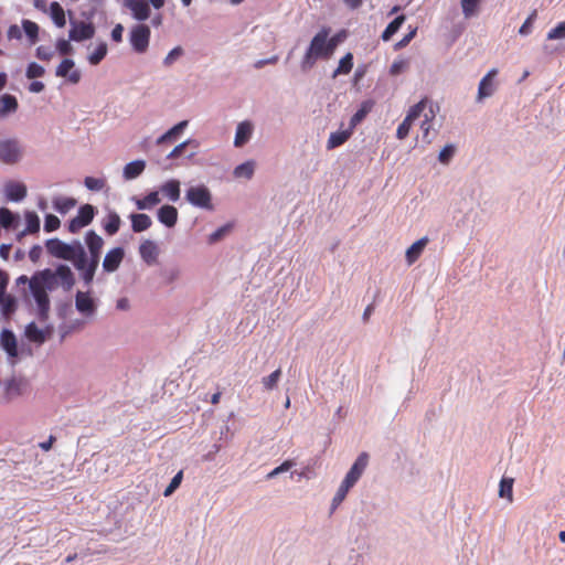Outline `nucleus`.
<instances>
[{
  "label": "nucleus",
  "mask_w": 565,
  "mask_h": 565,
  "mask_svg": "<svg viewBox=\"0 0 565 565\" xmlns=\"http://www.w3.org/2000/svg\"><path fill=\"white\" fill-rule=\"evenodd\" d=\"M29 284L31 295L38 306V316L45 320L50 311V298L47 291H52L61 285L66 291L71 290L75 284L74 274L66 265H58L52 269L36 271L31 278L22 275L17 279V284Z\"/></svg>",
  "instance_id": "obj_1"
},
{
  "label": "nucleus",
  "mask_w": 565,
  "mask_h": 565,
  "mask_svg": "<svg viewBox=\"0 0 565 565\" xmlns=\"http://www.w3.org/2000/svg\"><path fill=\"white\" fill-rule=\"evenodd\" d=\"M330 29L322 28L311 40L303 57V66L311 67L318 58H329L337 49L340 39L334 35L329 39Z\"/></svg>",
  "instance_id": "obj_2"
},
{
  "label": "nucleus",
  "mask_w": 565,
  "mask_h": 565,
  "mask_svg": "<svg viewBox=\"0 0 565 565\" xmlns=\"http://www.w3.org/2000/svg\"><path fill=\"white\" fill-rule=\"evenodd\" d=\"M47 252L61 259L70 260L79 271L85 265V249L79 242L66 244L58 238H52L46 242Z\"/></svg>",
  "instance_id": "obj_3"
},
{
  "label": "nucleus",
  "mask_w": 565,
  "mask_h": 565,
  "mask_svg": "<svg viewBox=\"0 0 565 565\" xmlns=\"http://www.w3.org/2000/svg\"><path fill=\"white\" fill-rule=\"evenodd\" d=\"M85 243L89 252V258L85 253V265L79 271L84 282L90 285L100 260L104 239L95 231H88L85 235Z\"/></svg>",
  "instance_id": "obj_4"
},
{
  "label": "nucleus",
  "mask_w": 565,
  "mask_h": 565,
  "mask_svg": "<svg viewBox=\"0 0 565 565\" xmlns=\"http://www.w3.org/2000/svg\"><path fill=\"white\" fill-rule=\"evenodd\" d=\"M186 201L196 207L212 210V194L211 191L203 184L190 186L185 192Z\"/></svg>",
  "instance_id": "obj_5"
},
{
  "label": "nucleus",
  "mask_w": 565,
  "mask_h": 565,
  "mask_svg": "<svg viewBox=\"0 0 565 565\" xmlns=\"http://www.w3.org/2000/svg\"><path fill=\"white\" fill-rule=\"evenodd\" d=\"M427 103H428V99L423 98L420 102H418L417 104H415L414 106H412L409 108L406 117L397 127V130H396L397 139L403 140L408 136L412 125L414 124V121L416 119H418L422 116V113L426 109Z\"/></svg>",
  "instance_id": "obj_6"
},
{
  "label": "nucleus",
  "mask_w": 565,
  "mask_h": 565,
  "mask_svg": "<svg viewBox=\"0 0 565 565\" xmlns=\"http://www.w3.org/2000/svg\"><path fill=\"white\" fill-rule=\"evenodd\" d=\"M150 28L146 24L135 25L129 34L130 44L137 53H145L149 46Z\"/></svg>",
  "instance_id": "obj_7"
},
{
  "label": "nucleus",
  "mask_w": 565,
  "mask_h": 565,
  "mask_svg": "<svg viewBox=\"0 0 565 565\" xmlns=\"http://www.w3.org/2000/svg\"><path fill=\"white\" fill-rule=\"evenodd\" d=\"M94 214L95 210L93 205H82L77 212V215L70 221L68 231L71 233H77L79 230L92 223Z\"/></svg>",
  "instance_id": "obj_8"
},
{
  "label": "nucleus",
  "mask_w": 565,
  "mask_h": 565,
  "mask_svg": "<svg viewBox=\"0 0 565 565\" xmlns=\"http://www.w3.org/2000/svg\"><path fill=\"white\" fill-rule=\"evenodd\" d=\"M71 25L72 28L68 32L71 41L82 42L92 39L95 34V28L92 23L72 21Z\"/></svg>",
  "instance_id": "obj_9"
},
{
  "label": "nucleus",
  "mask_w": 565,
  "mask_h": 565,
  "mask_svg": "<svg viewBox=\"0 0 565 565\" xmlns=\"http://www.w3.org/2000/svg\"><path fill=\"white\" fill-rule=\"evenodd\" d=\"M55 75L66 78L71 84H77L82 77L81 72L75 68V63L71 58H64L60 63L56 67Z\"/></svg>",
  "instance_id": "obj_10"
},
{
  "label": "nucleus",
  "mask_w": 565,
  "mask_h": 565,
  "mask_svg": "<svg viewBox=\"0 0 565 565\" xmlns=\"http://www.w3.org/2000/svg\"><path fill=\"white\" fill-rule=\"evenodd\" d=\"M21 156L20 148L17 141L4 140L0 141V160L4 163H15Z\"/></svg>",
  "instance_id": "obj_11"
},
{
  "label": "nucleus",
  "mask_w": 565,
  "mask_h": 565,
  "mask_svg": "<svg viewBox=\"0 0 565 565\" xmlns=\"http://www.w3.org/2000/svg\"><path fill=\"white\" fill-rule=\"evenodd\" d=\"M438 110V106L433 103H427L426 109L422 113L424 119L420 124V129L423 131V140L427 143L431 142V138L429 137V131L431 129V122L436 117Z\"/></svg>",
  "instance_id": "obj_12"
},
{
  "label": "nucleus",
  "mask_w": 565,
  "mask_h": 565,
  "mask_svg": "<svg viewBox=\"0 0 565 565\" xmlns=\"http://www.w3.org/2000/svg\"><path fill=\"white\" fill-rule=\"evenodd\" d=\"M124 6L131 11L138 21H145L150 15V7L146 0H124Z\"/></svg>",
  "instance_id": "obj_13"
},
{
  "label": "nucleus",
  "mask_w": 565,
  "mask_h": 565,
  "mask_svg": "<svg viewBox=\"0 0 565 565\" xmlns=\"http://www.w3.org/2000/svg\"><path fill=\"white\" fill-rule=\"evenodd\" d=\"M497 74H498V71L495 68H492L480 81L479 87H478V96H477V99L479 102L487 97H490L494 93L495 85L493 83V79L497 76Z\"/></svg>",
  "instance_id": "obj_14"
},
{
  "label": "nucleus",
  "mask_w": 565,
  "mask_h": 565,
  "mask_svg": "<svg viewBox=\"0 0 565 565\" xmlns=\"http://www.w3.org/2000/svg\"><path fill=\"white\" fill-rule=\"evenodd\" d=\"M125 256V252L121 247H115L110 249L103 260V268L107 273H113L118 269Z\"/></svg>",
  "instance_id": "obj_15"
},
{
  "label": "nucleus",
  "mask_w": 565,
  "mask_h": 565,
  "mask_svg": "<svg viewBox=\"0 0 565 565\" xmlns=\"http://www.w3.org/2000/svg\"><path fill=\"white\" fill-rule=\"evenodd\" d=\"M369 465V455L367 452H361L354 463L352 465L351 469L345 476V479L351 481L352 483H356L358 480L363 475L364 470L366 469Z\"/></svg>",
  "instance_id": "obj_16"
},
{
  "label": "nucleus",
  "mask_w": 565,
  "mask_h": 565,
  "mask_svg": "<svg viewBox=\"0 0 565 565\" xmlns=\"http://www.w3.org/2000/svg\"><path fill=\"white\" fill-rule=\"evenodd\" d=\"M254 131V125L249 120H244L237 125L234 146L239 148L248 142Z\"/></svg>",
  "instance_id": "obj_17"
},
{
  "label": "nucleus",
  "mask_w": 565,
  "mask_h": 565,
  "mask_svg": "<svg viewBox=\"0 0 565 565\" xmlns=\"http://www.w3.org/2000/svg\"><path fill=\"white\" fill-rule=\"evenodd\" d=\"M75 306L76 309L85 316H92L95 311V302L89 292L77 291Z\"/></svg>",
  "instance_id": "obj_18"
},
{
  "label": "nucleus",
  "mask_w": 565,
  "mask_h": 565,
  "mask_svg": "<svg viewBox=\"0 0 565 565\" xmlns=\"http://www.w3.org/2000/svg\"><path fill=\"white\" fill-rule=\"evenodd\" d=\"M158 220L167 227H173L178 222V210L172 205H163L158 210Z\"/></svg>",
  "instance_id": "obj_19"
},
{
  "label": "nucleus",
  "mask_w": 565,
  "mask_h": 565,
  "mask_svg": "<svg viewBox=\"0 0 565 565\" xmlns=\"http://www.w3.org/2000/svg\"><path fill=\"white\" fill-rule=\"evenodd\" d=\"M139 254L147 264H153L158 257V247L152 241H145L139 246Z\"/></svg>",
  "instance_id": "obj_20"
},
{
  "label": "nucleus",
  "mask_w": 565,
  "mask_h": 565,
  "mask_svg": "<svg viewBox=\"0 0 565 565\" xmlns=\"http://www.w3.org/2000/svg\"><path fill=\"white\" fill-rule=\"evenodd\" d=\"M160 192L171 202H177L180 199V181L170 179L160 185Z\"/></svg>",
  "instance_id": "obj_21"
},
{
  "label": "nucleus",
  "mask_w": 565,
  "mask_h": 565,
  "mask_svg": "<svg viewBox=\"0 0 565 565\" xmlns=\"http://www.w3.org/2000/svg\"><path fill=\"white\" fill-rule=\"evenodd\" d=\"M0 341L2 348L11 358L18 355L17 339L12 331L4 329L0 334Z\"/></svg>",
  "instance_id": "obj_22"
},
{
  "label": "nucleus",
  "mask_w": 565,
  "mask_h": 565,
  "mask_svg": "<svg viewBox=\"0 0 565 565\" xmlns=\"http://www.w3.org/2000/svg\"><path fill=\"white\" fill-rule=\"evenodd\" d=\"M428 244L427 237H422L420 239L416 241L414 244H412L407 250H406V262L408 265L414 264L422 255L423 250L425 249L426 245Z\"/></svg>",
  "instance_id": "obj_23"
},
{
  "label": "nucleus",
  "mask_w": 565,
  "mask_h": 565,
  "mask_svg": "<svg viewBox=\"0 0 565 565\" xmlns=\"http://www.w3.org/2000/svg\"><path fill=\"white\" fill-rule=\"evenodd\" d=\"M4 189L8 199L11 201H21L26 195V186L20 182H8Z\"/></svg>",
  "instance_id": "obj_24"
},
{
  "label": "nucleus",
  "mask_w": 565,
  "mask_h": 565,
  "mask_svg": "<svg viewBox=\"0 0 565 565\" xmlns=\"http://www.w3.org/2000/svg\"><path fill=\"white\" fill-rule=\"evenodd\" d=\"M353 129L349 127L345 130L331 132L327 141V149L331 150L342 146L352 136Z\"/></svg>",
  "instance_id": "obj_25"
},
{
  "label": "nucleus",
  "mask_w": 565,
  "mask_h": 565,
  "mask_svg": "<svg viewBox=\"0 0 565 565\" xmlns=\"http://www.w3.org/2000/svg\"><path fill=\"white\" fill-rule=\"evenodd\" d=\"M374 107V102L371 99L362 102L360 105V108L356 110V113L351 117L350 125L353 130L354 128L371 113V110Z\"/></svg>",
  "instance_id": "obj_26"
},
{
  "label": "nucleus",
  "mask_w": 565,
  "mask_h": 565,
  "mask_svg": "<svg viewBox=\"0 0 565 565\" xmlns=\"http://www.w3.org/2000/svg\"><path fill=\"white\" fill-rule=\"evenodd\" d=\"M130 220L131 228L136 233L143 232L152 225L150 216L143 213L131 214Z\"/></svg>",
  "instance_id": "obj_27"
},
{
  "label": "nucleus",
  "mask_w": 565,
  "mask_h": 565,
  "mask_svg": "<svg viewBox=\"0 0 565 565\" xmlns=\"http://www.w3.org/2000/svg\"><path fill=\"white\" fill-rule=\"evenodd\" d=\"M188 126V121L183 120L169 129L166 134H163L160 138H158L157 143L161 145L164 142H173L183 132L184 128Z\"/></svg>",
  "instance_id": "obj_28"
},
{
  "label": "nucleus",
  "mask_w": 565,
  "mask_h": 565,
  "mask_svg": "<svg viewBox=\"0 0 565 565\" xmlns=\"http://www.w3.org/2000/svg\"><path fill=\"white\" fill-rule=\"evenodd\" d=\"M146 168V163L142 160H136L129 162L124 168V177L126 180H131L139 177Z\"/></svg>",
  "instance_id": "obj_29"
},
{
  "label": "nucleus",
  "mask_w": 565,
  "mask_h": 565,
  "mask_svg": "<svg viewBox=\"0 0 565 565\" xmlns=\"http://www.w3.org/2000/svg\"><path fill=\"white\" fill-rule=\"evenodd\" d=\"M51 18L58 28H63L66 24L65 12L58 2H52L50 7Z\"/></svg>",
  "instance_id": "obj_30"
},
{
  "label": "nucleus",
  "mask_w": 565,
  "mask_h": 565,
  "mask_svg": "<svg viewBox=\"0 0 565 565\" xmlns=\"http://www.w3.org/2000/svg\"><path fill=\"white\" fill-rule=\"evenodd\" d=\"M160 203L159 192L152 191L140 200L136 201V205L139 210L151 209L152 206Z\"/></svg>",
  "instance_id": "obj_31"
},
{
  "label": "nucleus",
  "mask_w": 565,
  "mask_h": 565,
  "mask_svg": "<svg viewBox=\"0 0 565 565\" xmlns=\"http://www.w3.org/2000/svg\"><path fill=\"white\" fill-rule=\"evenodd\" d=\"M353 67V55L352 53H347L339 62V66L334 70L332 77L335 78L341 74H349Z\"/></svg>",
  "instance_id": "obj_32"
},
{
  "label": "nucleus",
  "mask_w": 565,
  "mask_h": 565,
  "mask_svg": "<svg viewBox=\"0 0 565 565\" xmlns=\"http://www.w3.org/2000/svg\"><path fill=\"white\" fill-rule=\"evenodd\" d=\"M354 486L351 481L344 478L342 483L340 484L333 500H332V510L337 509L338 505L345 499L349 490Z\"/></svg>",
  "instance_id": "obj_33"
},
{
  "label": "nucleus",
  "mask_w": 565,
  "mask_h": 565,
  "mask_svg": "<svg viewBox=\"0 0 565 565\" xmlns=\"http://www.w3.org/2000/svg\"><path fill=\"white\" fill-rule=\"evenodd\" d=\"M254 170H255L254 161H246L242 164H238L234 169L233 174L237 179H241V178L250 179L254 174Z\"/></svg>",
  "instance_id": "obj_34"
},
{
  "label": "nucleus",
  "mask_w": 565,
  "mask_h": 565,
  "mask_svg": "<svg viewBox=\"0 0 565 565\" xmlns=\"http://www.w3.org/2000/svg\"><path fill=\"white\" fill-rule=\"evenodd\" d=\"M1 109L0 114L14 113L18 109V100L13 95L4 94L0 98Z\"/></svg>",
  "instance_id": "obj_35"
},
{
  "label": "nucleus",
  "mask_w": 565,
  "mask_h": 565,
  "mask_svg": "<svg viewBox=\"0 0 565 565\" xmlns=\"http://www.w3.org/2000/svg\"><path fill=\"white\" fill-rule=\"evenodd\" d=\"M405 21V15L396 17L382 33V40L388 41L402 26Z\"/></svg>",
  "instance_id": "obj_36"
},
{
  "label": "nucleus",
  "mask_w": 565,
  "mask_h": 565,
  "mask_svg": "<svg viewBox=\"0 0 565 565\" xmlns=\"http://www.w3.org/2000/svg\"><path fill=\"white\" fill-rule=\"evenodd\" d=\"M513 482L512 478H502L499 487V495L505 498L510 503L513 501Z\"/></svg>",
  "instance_id": "obj_37"
},
{
  "label": "nucleus",
  "mask_w": 565,
  "mask_h": 565,
  "mask_svg": "<svg viewBox=\"0 0 565 565\" xmlns=\"http://www.w3.org/2000/svg\"><path fill=\"white\" fill-rule=\"evenodd\" d=\"M120 217L116 212H111L107 216V221L104 224V230L108 235H115L120 227Z\"/></svg>",
  "instance_id": "obj_38"
},
{
  "label": "nucleus",
  "mask_w": 565,
  "mask_h": 565,
  "mask_svg": "<svg viewBox=\"0 0 565 565\" xmlns=\"http://www.w3.org/2000/svg\"><path fill=\"white\" fill-rule=\"evenodd\" d=\"M25 335L30 341L43 343L45 341L44 333L34 322H31L25 328Z\"/></svg>",
  "instance_id": "obj_39"
},
{
  "label": "nucleus",
  "mask_w": 565,
  "mask_h": 565,
  "mask_svg": "<svg viewBox=\"0 0 565 565\" xmlns=\"http://www.w3.org/2000/svg\"><path fill=\"white\" fill-rule=\"evenodd\" d=\"M2 313L10 317L17 309V300L11 295L3 296L0 300Z\"/></svg>",
  "instance_id": "obj_40"
},
{
  "label": "nucleus",
  "mask_w": 565,
  "mask_h": 565,
  "mask_svg": "<svg viewBox=\"0 0 565 565\" xmlns=\"http://www.w3.org/2000/svg\"><path fill=\"white\" fill-rule=\"evenodd\" d=\"M53 204L60 213H66L75 206L76 201L72 198H56L54 199Z\"/></svg>",
  "instance_id": "obj_41"
},
{
  "label": "nucleus",
  "mask_w": 565,
  "mask_h": 565,
  "mask_svg": "<svg viewBox=\"0 0 565 565\" xmlns=\"http://www.w3.org/2000/svg\"><path fill=\"white\" fill-rule=\"evenodd\" d=\"M26 228L25 232L33 234L40 231V218L34 212L25 214Z\"/></svg>",
  "instance_id": "obj_42"
},
{
  "label": "nucleus",
  "mask_w": 565,
  "mask_h": 565,
  "mask_svg": "<svg viewBox=\"0 0 565 565\" xmlns=\"http://www.w3.org/2000/svg\"><path fill=\"white\" fill-rule=\"evenodd\" d=\"M22 26L31 43H35L39 36V25L33 21L23 20Z\"/></svg>",
  "instance_id": "obj_43"
},
{
  "label": "nucleus",
  "mask_w": 565,
  "mask_h": 565,
  "mask_svg": "<svg viewBox=\"0 0 565 565\" xmlns=\"http://www.w3.org/2000/svg\"><path fill=\"white\" fill-rule=\"evenodd\" d=\"M106 54H107V45H106V43H100L96 47V50L88 56V62L92 65H97L104 60Z\"/></svg>",
  "instance_id": "obj_44"
},
{
  "label": "nucleus",
  "mask_w": 565,
  "mask_h": 565,
  "mask_svg": "<svg viewBox=\"0 0 565 565\" xmlns=\"http://www.w3.org/2000/svg\"><path fill=\"white\" fill-rule=\"evenodd\" d=\"M44 74H45L44 67L35 62L30 63L25 71V76L29 79L42 77Z\"/></svg>",
  "instance_id": "obj_45"
},
{
  "label": "nucleus",
  "mask_w": 565,
  "mask_h": 565,
  "mask_svg": "<svg viewBox=\"0 0 565 565\" xmlns=\"http://www.w3.org/2000/svg\"><path fill=\"white\" fill-rule=\"evenodd\" d=\"M14 215L13 213L6 209V207H1L0 209V224L4 227V228H9L12 226L13 222H14Z\"/></svg>",
  "instance_id": "obj_46"
},
{
  "label": "nucleus",
  "mask_w": 565,
  "mask_h": 565,
  "mask_svg": "<svg viewBox=\"0 0 565 565\" xmlns=\"http://www.w3.org/2000/svg\"><path fill=\"white\" fill-rule=\"evenodd\" d=\"M408 61L401 58L393 62L390 67V74L393 76L399 75L408 68Z\"/></svg>",
  "instance_id": "obj_47"
},
{
  "label": "nucleus",
  "mask_w": 565,
  "mask_h": 565,
  "mask_svg": "<svg viewBox=\"0 0 565 565\" xmlns=\"http://www.w3.org/2000/svg\"><path fill=\"white\" fill-rule=\"evenodd\" d=\"M183 478V472L179 471L171 480L169 486L164 489L163 495L170 497L180 486Z\"/></svg>",
  "instance_id": "obj_48"
},
{
  "label": "nucleus",
  "mask_w": 565,
  "mask_h": 565,
  "mask_svg": "<svg viewBox=\"0 0 565 565\" xmlns=\"http://www.w3.org/2000/svg\"><path fill=\"white\" fill-rule=\"evenodd\" d=\"M189 145H194V148L198 147V142L195 140H185L184 142H181L180 145L173 148V150L168 154V159H174L180 157Z\"/></svg>",
  "instance_id": "obj_49"
},
{
  "label": "nucleus",
  "mask_w": 565,
  "mask_h": 565,
  "mask_svg": "<svg viewBox=\"0 0 565 565\" xmlns=\"http://www.w3.org/2000/svg\"><path fill=\"white\" fill-rule=\"evenodd\" d=\"M565 39V21L558 23L555 28L551 29L547 33V40Z\"/></svg>",
  "instance_id": "obj_50"
},
{
  "label": "nucleus",
  "mask_w": 565,
  "mask_h": 565,
  "mask_svg": "<svg viewBox=\"0 0 565 565\" xmlns=\"http://www.w3.org/2000/svg\"><path fill=\"white\" fill-rule=\"evenodd\" d=\"M61 225V222L57 216L53 214H47L45 216L44 221V231L45 232H53L56 231Z\"/></svg>",
  "instance_id": "obj_51"
},
{
  "label": "nucleus",
  "mask_w": 565,
  "mask_h": 565,
  "mask_svg": "<svg viewBox=\"0 0 565 565\" xmlns=\"http://www.w3.org/2000/svg\"><path fill=\"white\" fill-rule=\"evenodd\" d=\"M231 231V225L227 224V225H224L220 228H217L215 232H213L210 236H209V243L210 244H214L216 242H218L220 239H222L228 232Z\"/></svg>",
  "instance_id": "obj_52"
},
{
  "label": "nucleus",
  "mask_w": 565,
  "mask_h": 565,
  "mask_svg": "<svg viewBox=\"0 0 565 565\" xmlns=\"http://www.w3.org/2000/svg\"><path fill=\"white\" fill-rule=\"evenodd\" d=\"M84 183H85L86 188L92 191H100L105 185L104 180L93 178V177H86Z\"/></svg>",
  "instance_id": "obj_53"
},
{
  "label": "nucleus",
  "mask_w": 565,
  "mask_h": 565,
  "mask_svg": "<svg viewBox=\"0 0 565 565\" xmlns=\"http://www.w3.org/2000/svg\"><path fill=\"white\" fill-rule=\"evenodd\" d=\"M183 54V50L181 46H177L174 49H172L168 55L166 56V58L163 60V64L166 66H170L174 63V61H177L181 55Z\"/></svg>",
  "instance_id": "obj_54"
},
{
  "label": "nucleus",
  "mask_w": 565,
  "mask_h": 565,
  "mask_svg": "<svg viewBox=\"0 0 565 565\" xmlns=\"http://www.w3.org/2000/svg\"><path fill=\"white\" fill-rule=\"evenodd\" d=\"M480 0H461V8L466 17L475 13Z\"/></svg>",
  "instance_id": "obj_55"
},
{
  "label": "nucleus",
  "mask_w": 565,
  "mask_h": 565,
  "mask_svg": "<svg viewBox=\"0 0 565 565\" xmlns=\"http://www.w3.org/2000/svg\"><path fill=\"white\" fill-rule=\"evenodd\" d=\"M71 40L60 39L56 43V49L61 55H70L73 52V46L70 43Z\"/></svg>",
  "instance_id": "obj_56"
},
{
  "label": "nucleus",
  "mask_w": 565,
  "mask_h": 565,
  "mask_svg": "<svg viewBox=\"0 0 565 565\" xmlns=\"http://www.w3.org/2000/svg\"><path fill=\"white\" fill-rule=\"evenodd\" d=\"M280 370L274 371L270 375L264 377L263 383L266 388H273L279 381Z\"/></svg>",
  "instance_id": "obj_57"
},
{
  "label": "nucleus",
  "mask_w": 565,
  "mask_h": 565,
  "mask_svg": "<svg viewBox=\"0 0 565 565\" xmlns=\"http://www.w3.org/2000/svg\"><path fill=\"white\" fill-rule=\"evenodd\" d=\"M35 55L39 60L47 62L53 57L54 53L50 47L41 45L36 49Z\"/></svg>",
  "instance_id": "obj_58"
},
{
  "label": "nucleus",
  "mask_w": 565,
  "mask_h": 565,
  "mask_svg": "<svg viewBox=\"0 0 565 565\" xmlns=\"http://www.w3.org/2000/svg\"><path fill=\"white\" fill-rule=\"evenodd\" d=\"M454 153L455 148L451 145L445 146L439 152L438 159L441 163H448Z\"/></svg>",
  "instance_id": "obj_59"
},
{
  "label": "nucleus",
  "mask_w": 565,
  "mask_h": 565,
  "mask_svg": "<svg viewBox=\"0 0 565 565\" xmlns=\"http://www.w3.org/2000/svg\"><path fill=\"white\" fill-rule=\"evenodd\" d=\"M536 18V11H533L530 17L524 21V23L519 29V33L522 35H527L532 30V23Z\"/></svg>",
  "instance_id": "obj_60"
},
{
  "label": "nucleus",
  "mask_w": 565,
  "mask_h": 565,
  "mask_svg": "<svg viewBox=\"0 0 565 565\" xmlns=\"http://www.w3.org/2000/svg\"><path fill=\"white\" fill-rule=\"evenodd\" d=\"M7 36L9 40H20L22 38V32L18 25L13 24L9 26Z\"/></svg>",
  "instance_id": "obj_61"
},
{
  "label": "nucleus",
  "mask_w": 565,
  "mask_h": 565,
  "mask_svg": "<svg viewBox=\"0 0 565 565\" xmlns=\"http://www.w3.org/2000/svg\"><path fill=\"white\" fill-rule=\"evenodd\" d=\"M122 32H124V26L120 23L116 24L111 31L113 41H115L116 43L121 42L122 41Z\"/></svg>",
  "instance_id": "obj_62"
},
{
  "label": "nucleus",
  "mask_w": 565,
  "mask_h": 565,
  "mask_svg": "<svg viewBox=\"0 0 565 565\" xmlns=\"http://www.w3.org/2000/svg\"><path fill=\"white\" fill-rule=\"evenodd\" d=\"M415 34H416V30L411 31L399 42L396 43V47L401 49V47L406 46L412 41V39L415 36Z\"/></svg>",
  "instance_id": "obj_63"
},
{
  "label": "nucleus",
  "mask_w": 565,
  "mask_h": 565,
  "mask_svg": "<svg viewBox=\"0 0 565 565\" xmlns=\"http://www.w3.org/2000/svg\"><path fill=\"white\" fill-rule=\"evenodd\" d=\"M44 88H45L44 84L39 81H34L29 85V90L31 93H41L42 90H44Z\"/></svg>",
  "instance_id": "obj_64"
}]
</instances>
